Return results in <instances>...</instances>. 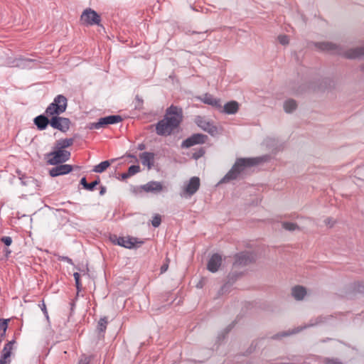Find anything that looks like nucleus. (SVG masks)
Here are the masks:
<instances>
[{
    "mask_svg": "<svg viewBox=\"0 0 364 364\" xmlns=\"http://www.w3.org/2000/svg\"><path fill=\"white\" fill-rule=\"evenodd\" d=\"M70 310L72 311L75 307V302L74 301L70 302Z\"/></svg>",
    "mask_w": 364,
    "mask_h": 364,
    "instance_id": "0e129e2a",
    "label": "nucleus"
},
{
    "mask_svg": "<svg viewBox=\"0 0 364 364\" xmlns=\"http://www.w3.org/2000/svg\"><path fill=\"white\" fill-rule=\"evenodd\" d=\"M0 240L7 247L10 246L12 243V238L9 236H4Z\"/></svg>",
    "mask_w": 364,
    "mask_h": 364,
    "instance_id": "a18cd8bd",
    "label": "nucleus"
},
{
    "mask_svg": "<svg viewBox=\"0 0 364 364\" xmlns=\"http://www.w3.org/2000/svg\"><path fill=\"white\" fill-rule=\"evenodd\" d=\"M131 192L134 195L141 194L144 191L143 185L141 186H131Z\"/></svg>",
    "mask_w": 364,
    "mask_h": 364,
    "instance_id": "ea45409f",
    "label": "nucleus"
},
{
    "mask_svg": "<svg viewBox=\"0 0 364 364\" xmlns=\"http://www.w3.org/2000/svg\"><path fill=\"white\" fill-rule=\"evenodd\" d=\"M326 364H341V363H340L337 360H333V359H328L326 361Z\"/></svg>",
    "mask_w": 364,
    "mask_h": 364,
    "instance_id": "5fc2aeb1",
    "label": "nucleus"
},
{
    "mask_svg": "<svg viewBox=\"0 0 364 364\" xmlns=\"http://www.w3.org/2000/svg\"><path fill=\"white\" fill-rule=\"evenodd\" d=\"M140 171V166L139 165H132L129 167L127 173L132 176Z\"/></svg>",
    "mask_w": 364,
    "mask_h": 364,
    "instance_id": "e433bc0d",
    "label": "nucleus"
},
{
    "mask_svg": "<svg viewBox=\"0 0 364 364\" xmlns=\"http://www.w3.org/2000/svg\"><path fill=\"white\" fill-rule=\"evenodd\" d=\"M222 264V257L218 253L213 254L209 259L207 264V269L210 272H216Z\"/></svg>",
    "mask_w": 364,
    "mask_h": 364,
    "instance_id": "f3484780",
    "label": "nucleus"
},
{
    "mask_svg": "<svg viewBox=\"0 0 364 364\" xmlns=\"http://www.w3.org/2000/svg\"><path fill=\"white\" fill-rule=\"evenodd\" d=\"M239 109V103L235 100L230 101L222 105V109L220 110V112L225 113L227 114H235L237 112Z\"/></svg>",
    "mask_w": 364,
    "mask_h": 364,
    "instance_id": "4be33fe9",
    "label": "nucleus"
},
{
    "mask_svg": "<svg viewBox=\"0 0 364 364\" xmlns=\"http://www.w3.org/2000/svg\"><path fill=\"white\" fill-rule=\"evenodd\" d=\"M5 336L6 333H4V331L0 332V342H1L4 340Z\"/></svg>",
    "mask_w": 364,
    "mask_h": 364,
    "instance_id": "052dcab7",
    "label": "nucleus"
},
{
    "mask_svg": "<svg viewBox=\"0 0 364 364\" xmlns=\"http://www.w3.org/2000/svg\"><path fill=\"white\" fill-rule=\"evenodd\" d=\"M33 124L38 130H45L48 125H50V117L46 114L45 112L43 114L38 115L33 119Z\"/></svg>",
    "mask_w": 364,
    "mask_h": 364,
    "instance_id": "dca6fc26",
    "label": "nucleus"
},
{
    "mask_svg": "<svg viewBox=\"0 0 364 364\" xmlns=\"http://www.w3.org/2000/svg\"><path fill=\"white\" fill-rule=\"evenodd\" d=\"M16 343V341L15 339H13L10 341H9L7 343L5 344L4 347H7L8 349H9L10 350H12L13 349V346L14 344Z\"/></svg>",
    "mask_w": 364,
    "mask_h": 364,
    "instance_id": "09e8293b",
    "label": "nucleus"
},
{
    "mask_svg": "<svg viewBox=\"0 0 364 364\" xmlns=\"http://www.w3.org/2000/svg\"><path fill=\"white\" fill-rule=\"evenodd\" d=\"M155 154L153 152L145 151L139 154V158L144 166H146L149 169L151 168L154 163Z\"/></svg>",
    "mask_w": 364,
    "mask_h": 364,
    "instance_id": "5701e85b",
    "label": "nucleus"
},
{
    "mask_svg": "<svg viewBox=\"0 0 364 364\" xmlns=\"http://www.w3.org/2000/svg\"><path fill=\"white\" fill-rule=\"evenodd\" d=\"M241 276V272H230L227 277V282L223 285V287L219 290V294H223L224 292H226L229 287H231Z\"/></svg>",
    "mask_w": 364,
    "mask_h": 364,
    "instance_id": "6ab92c4d",
    "label": "nucleus"
},
{
    "mask_svg": "<svg viewBox=\"0 0 364 364\" xmlns=\"http://www.w3.org/2000/svg\"><path fill=\"white\" fill-rule=\"evenodd\" d=\"M231 329V326H229L228 327H227L225 329V332L222 333V337L223 338L225 337V333H228Z\"/></svg>",
    "mask_w": 364,
    "mask_h": 364,
    "instance_id": "13d9d810",
    "label": "nucleus"
},
{
    "mask_svg": "<svg viewBox=\"0 0 364 364\" xmlns=\"http://www.w3.org/2000/svg\"><path fill=\"white\" fill-rule=\"evenodd\" d=\"M306 294V289L301 286H296L292 288L291 294L295 299L302 300Z\"/></svg>",
    "mask_w": 364,
    "mask_h": 364,
    "instance_id": "cd10ccee",
    "label": "nucleus"
},
{
    "mask_svg": "<svg viewBox=\"0 0 364 364\" xmlns=\"http://www.w3.org/2000/svg\"><path fill=\"white\" fill-rule=\"evenodd\" d=\"M313 44L319 50L331 52L347 59H356L364 56V46L343 50L339 45L332 42H314Z\"/></svg>",
    "mask_w": 364,
    "mask_h": 364,
    "instance_id": "7ed1b4c3",
    "label": "nucleus"
},
{
    "mask_svg": "<svg viewBox=\"0 0 364 364\" xmlns=\"http://www.w3.org/2000/svg\"><path fill=\"white\" fill-rule=\"evenodd\" d=\"M353 292L364 294V282H357L352 285Z\"/></svg>",
    "mask_w": 364,
    "mask_h": 364,
    "instance_id": "72a5a7b5",
    "label": "nucleus"
},
{
    "mask_svg": "<svg viewBox=\"0 0 364 364\" xmlns=\"http://www.w3.org/2000/svg\"><path fill=\"white\" fill-rule=\"evenodd\" d=\"M50 127L63 133H66L70 127L71 121L69 118L60 117V115L50 116Z\"/></svg>",
    "mask_w": 364,
    "mask_h": 364,
    "instance_id": "6e6552de",
    "label": "nucleus"
},
{
    "mask_svg": "<svg viewBox=\"0 0 364 364\" xmlns=\"http://www.w3.org/2000/svg\"><path fill=\"white\" fill-rule=\"evenodd\" d=\"M39 307L41 308V309L43 312V314L45 315L46 318L48 319V311H47L46 306V304L44 303V301H42V304H39Z\"/></svg>",
    "mask_w": 364,
    "mask_h": 364,
    "instance_id": "49530a36",
    "label": "nucleus"
},
{
    "mask_svg": "<svg viewBox=\"0 0 364 364\" xmlns=\"http://www.w3.org/2000/svg\"><path fill=\"white\" fill-rule=\"evenodd\" d=\"M16 173L19 176V179L21 180V183L24 186H34L39 187L40 183L39 181L31 176H26L25 174H22L21 171L18 170Z\"/></svg>",
    "mask_w": 364,
    "mask_h": 364,
    "instance_id": "412c9836",
    "label": "nucleus"
},
{
    "mask_svg": "<svg viewBox=\"0 0 364 364\" xmlns=\"http://www.w3.org/2000/svg\"><path fill=\"white\" fill-rule=\"evenodd\" d=\"M161 215L159 214H156L151 220L152 226L154 228H158L161 225Z\"/></svg>",
    "mask_w": 364,
    "mask_h": 364,
    "instance_id": "58836bf2",
    "label": "nucleus"
},
{
    "mask_svg": "<svg viewBox=\"0 0 364 364\" xmlns=\"http://www.w3.org/2000/svg\"><path fill=\"white\" fill-rule=\"evenodd\" d=\"M255 255L252 252L244 251L235 255L234 267H245L255 262Z\"/></svg>",
    "mask_w": 364,
    "mask_h": 364,
    "instance_id": "9d476101",
    "label": "nucleus"
},
{
    "mask_svg": "<svg viewBox=\"0 0 364 364\" xmlns=\"http://www.w3.org/2000/svg\"><path fill=\"white\" fill-rule=\"evenodd\" d=\"M168 263H165V264H164L161 267V268H160L161 274H163V273H164L165 272H166V271H167V269H168Z\"/></svg>",
    "mask_w": 364,
    "mask_h": 364,
    "instance_id": "3c124183",
    "label": "nucleus"
},
{
    "mask_svg": "<svg viewBox=\"0 0 364 364\" xmlns=\"http://www.w3.org/2000/svg\"><path fill=\"white\" fill-rule=\"evenodd\" d=\"M278 41L282 45H287L289 44V37L287 35H279L278 36Z\"/></svg>",
    "mask_w": 364,
    "mask_h": 364,
    "instance_id": "37998d69",
    "label": "nucleus"
},
{
    "mask_svg": "<svg viewBox=\"0 0 364 364\" xmlns=\"http://www.w3.org/2000/svg\"><path fill=\"white\" fill-rule=\"evenodd\" d=\"M297 107L296 100L289 99L284 102V109L287 113H291L294 111Z\"/></svg>",
    "mask_w": 364,
    "mask_h": 364,
    "instance_id": "c756f323",
    "label": "nucleus"
},
{
    "mask_svg": "<svg viewBox=\"0 0 364 364\" xmlns=\"http://www.w3.org/2000/svg\"><path fill=\"white\" fill-rule=\"evenodd\" d=\"M145 149H146V145L144 144L141 143V144H138V146H137L138 150L142 151V150H144Z\"/></svg>",
    "mask_w": 364,
    "mask_h": 364,
    "instance_id": "4d7b16f0",
    "label": "nucleus"
},
{
    "mask_svg": "<svg viewBox=\"0 0 364 364\" xmlns=\"http://www.w3.org/2000/svg\"><path fill=\"white\" fill-rule=\"evenodd\" d=\"M107 323L108 321L106 316H104L99 320L97 326V331L100 334L105 332Z\"/></svg>",
    "mask_w": 364,
    "mask_h": 364,
    "instance_id": "2f4dec72",
    "label": "nucleus"
},
{
    "mask_svg": "<svg viewBox=\"0 0 364 364\" xmlns=\"http://www.w3.org/2000/svg\"><path fill=\"white\" fill-rule=\"evenodd\" d=\"M60 261L66 262L68 264H73V260L67 256H61L59 257Z\"/></svg>",
    "mask_w": 364,
    "mask_h": 364,
    "instance_id": "de8ad7c7",
    "label": "nucleus"
},
{
    "mask_svg": "<svg viewBox=\"0 0 364 364\" xmlns=\"http://www.w3.org/2000/svg\"><path fill=\"white\" fill-rule=\"evenodd\" d=\"M200 178L197 176H193L190 178L188 184L185 186L181 196L187 198L195 194L200 187Z\"/></svg>",
    "mask_w": 364,
    "mask_h": 364,
    "instance_id": "ddd939ff",
    "label": "nucleus"
},
{
    "mask_svg": "<svg viewBox=\"0 0 364 364\" xmlns=\"http://www.w3.org/2000/svg\"><path fill=\"white\" fill-rule=\"evenodd\" d=\"M207 32H208V31H203V32L192 31V32H191V33H192V34H194V33H199V34H203V35H204V33H207Z\"/></svg>",
    "mask_w": 364,
    "mask_h": 364,
    "instance_id": "e2e57ef3",
    "label": "nucleus"
},
{
    "mask_svg": "<svg viewBox=\"0 0 364 364\" xmlns=\"http://www.w3.org/2000/svg\"><path fill=\"white\" fill-rule=\"evenodd\" d=\"M201 101L208 105H211L218 110L222 109V103L220 99L214 97L209 93H205L201 98Z\"/></svg>",
    "mask_w": 364,
    "mask_h": 364,
    "instance_id": "aec40b11",
    "label": "nucleus"
},
{
    "mask_svg": "<svg viewBox=\"0 0 364 364\" xmlns=\"http://www.w3.org/2000/svg\"><path fill=\"white\" fill-rule=\"evenodd\" d=\"M34 60L31 58H16L13 61V67H18L22 69L27 68L30 67V64L33 63Z\"/></svg>",
    "mask_w": 364,
    "mask_h": 364,
    "instance_id": "393cba45",
    "label": "nucleus"
},
{
    "mask_svg": "<svg viewBox=\"0 0 364 364\" xmlns=\"http://www.w3.org/2000/svg\"><path fill=\"white\" fill-rule=\"evenodd\" d=\"M263 161V157L236 159L231 168L220 180L218 185L245 179L250 175V168L259 164Z\"/></svg>",
    "mask_w": 364,
    "mask_h": 364,
    "instance_id": "f257e3e1",
    "label": "nucleus"
},
{
    "mask_svg": "<svg viewBox=\"0 0 364 364\" xmlns=\"http://www.w3.org/2000/svg\"><path fill=\"white\" fill-rule=\"evenodd\" d=\"M205 154V149L204 147H200L198 149H197L194 153H193L192 158L195 160H198L202 156H203Z\"/></svg>",
    "mask_w": 364,
    "mask_h": 364,
    "instance_id": "c9c22d12",
    "label": "nucleus"
},
{
    "mask_svg": "<svg viewBox=\"0 0 364 364\" xmlns=\"http://www.w3.org/2000/svg\"><path fill=\"white\" fill-rule=\"evenodd\" d=\"M54 166L55 167L49 170V175L53 178L68 174L75 168L73 165L70 164H60Z\"/></svg>",
    "mask_w": 364,
    "mask_h": 364,
    "instance_id": "4468645a",
    "label": "nucleus"
},
{
    "mask_svg": "<svg viewBox=\"0 0 364 364\" xmlns=\"http://www.w3.org/2000/svg\"><path fill=\"white\" fill-rule=\"evenodd\" d=\"M144 191L146 193H151L158 194L164 191V186L161 182L151 181L143 185Z\"/></svg>",
    "mask_w": 364,
    "mask_h": 364,
    "instance_id": "a211bd4d",
    "label": "nucleus"
},
{
    "mask_svg": "<svg viewBox=\"0 0 364 364\" xmlns=\"http://www.w3.org/2000/svg\"><path fill=\"white\" fill-rule=\"evenodd\" d=\"M282 226L284 229L290 232L294 231L296 230H300V228L296 223L291 222H283L282 223Z\"/></svg>",
    "mask_w": 364,
    "mask_h": 364,
    "instance_id": "473e14b6",
    "label": "nucleus"
},
{
    "mask_svg": "<svg viewBox=\"0 0 364 364\" xmlns=\"http://www.w3.org/2000/svg\"><path fill=\"white\" fill-rule=\"evenodd\" d=\"M360 70L364 73V63L360 66Z\"/></svg>",
    "mask_w": 364,
    "mask_h": 364,
    "instance_id": "69168bd1",
    "label": "nucleus"
},
{
    "mask_svg": "<svg viewBox=\"0 0 364 364\" xmlns=\"http://www.w3.org/2000/svg\"><path fill=\"white\" fill-rule=\"evenodd\" d=\"M80 20L82 24L87 26L93 25L100 26L101 17L95 10L87 8L83 11L80 16Z\"/></svg>",
    "mask_w": 364,
    "mask_h": 364,
    "instance_id": "1a4fd4ad",
    "label": "nucleus"
},
{
    "mask_svg": "<svg viewBox=\"0 0 364 364\" xmlns=\"http://www.w3.org/2000/svg\"><path fill=\"white\" fill-rule=\"evenodd\" d=\"M324 223L327 225H330V227H332L333 225V222L332 221V219L331 218H327L326 219H325Z\"/></svg>",
    "mask_w": 364,
    "mask_h": 364,
    "instance_id": "864d4df0",
    "label": "nucleus"
},
{
    "mask_svg": "<svg viewBox=\"0 0 364 364\" xmlns=\"http://www.w3.org/2000/svg\"><path fill=\"white\" fill-rule=\"evenodd\" d=\"M76 136L77 134L73 138L60 139L55 142L54 146L61 149H65L73 144Z\"/></svg>",
    "mask_w": 364,
    "mask_h": 364,
    "instance_id": "a878e982",
    "label": "nucleus"
},
{
    "mask_svg": "<svg viewBox=\"0 0 364 364\" xmlns=\"http://www.w3.org/2000/svg\"><path fill=\"white\" fill-rule=\"evenodd\" d=\"M73 167L75 168L73 170H80V167L78 166H73Z\"/></svg>",
    "mask_w": 364,
    "mask_h": 364,
    "instance_id": "338daca9",
    "label": "nucleus"
},
{
    "mask_svg": "<svg viewBox=\"0 0 364 364\" xmlns=\"http://www.w3.org/2000/svg\"><path fill=\"white\" fill-rule=\"evenodd\" d=\"M201 287L200 284H197V287Z\"/></svg>",
    "mask_w": 364,
    "mask_h": 364,
    "instance_id": "774afa93",
    "label": "nucleus"
},
{
    "mask_svg": "<svg viewBox=\"0 0 364 364\" xmlns=\"http://www.w3.org/2000/svg\"><path fill=\"white\" fill-rule=\"evenodd\" d=\"M91 358V356H86L83 355L79 360L78 364H90Z\"/></svg>",
    "mask_w": 364,
    "mask_h": 364,
    "instance_id": "c03bdc74",
    "label": "nucleus"
},
{
    "mask_svg": "<svg viewBox=\"0 0 364 364\" xmlns=\"http://www.w3.org/2000/svg\"><path fill=\"white\" fill-rule=\"evenodd\" d=\"M4 252H5V256H6V257H8L9 256V255L11 253V250H9V249H8V248H6V249L4 250Z\"/></svg>",
    "mask_w": 364,
    "mask_h": 364,
    "instance_id": "bf43d9fd",
    "label": "nucleus"
},
{
    "mask_svg": "<svg viewBox=\"0 0 364 364\" xmlns=\"http://www.w3.org/2000/svg\"><path fill=\"white\" fill-rule=\"evenodd\" d=\"M9 319L0 318V332L4 331L6 332L8 328V323Z\"/></svg>",
    "mask_w": 364,
    "mask_h": 364,
    "instance_id": "a19ab883",
    "label": "nucleus"
},
{
    "mask_svg": "<svg viewBox=\"0 0 364 364\" xmlns=\"http://www.w3.org/2000/svg\"><path fill=\"white\" fill-rule=\"evenodd\" d=\"M11 355V350L7 348V347H4L1 350V355L0 358V364H8L10 363V357Z\"/></svg>",
    "mask_w": 364,
    "mask_h": 364,
    "instance_id": "7c9ffc66",
    "label": "nucleus"
},
{
    "mask_svg": "<svg viewBox=\"0 0 364 364\" xmlns=\"http://www.w3.org/2000/svg\"><path fill=\"white\" fill-rule=\"evenodd\" d=\"M100 183V178L99 176H97L95 181L91 183H87L86 190L88 191H93L96 186Z\"/></svg>",
    "mask_w": 364,
    "mask_h": 364,
    "instance_id": "f704fd0d",
    "label": "nucleus"
},
{
    "mask_svg": "<svg viewBox=\"0 0 364 364\" xmlns=\"http://www.w3.org/2000/svg\"><path fill=\"white\" fill-rule=\"evenodd\" d=\"M208 139V137L205 134L200 133L193 134L182 141L181 147L182 149H188L195 145L203 144L207 141Z\"/></svg>",
    "mask_w": 364,
    "mask_h": 364,
    "instance_id": "9b49d317",
    "label": "nucleus"
},
{
    "mask_svg": "<svg viewBox=\"0 0 364 364\" xmlns=\"http://www.w3.org/2000/svg\"><path fill=\"white\" fill-rule=\"evenodd\" d=\"M68 107V100L63 95H58L46 109L48 116L60 115L65 112Z\"/></svg>",
    "mask_w": 364,
    "mask_h": 364,
    "instance_id": "39448f33",
    "label": "nucleus"
},
{
    "mask_svg": "<svg viewBox=\"0 0 364 364\" xmlns=\"http://www.w3.org/2000/svg\"><path fill=\"white\" fill-rule=\"evenodd\" d=\"M73 277H74L75 282L76 289L77 290V292H79L80 291H81V287H82V284L80 282V274L78 272H75L73 274Z\"/></svg>",
    "mask_w": 364,
    "mask_h": 364,
    "instance_id": "4c0bfd02",
    "label": "nucleus"
},
{
    "mask_svg": "<svg viewBox=\"0 0 364 364\" xmlns=\"http://www.w3.org/2000/svg\"><path fill=\"white\" fill-rule=\"evenodd\" d=\"M127 157L129 158H132V159H135L136 161H137V159H136V156L134 154H127Z\"/></svg>",
    "mask_w": 364,
    "mask_h": 364,
    "instance_id": "680f3d73",
    "label": "nucleus"
},
{
    "mask_svg": "<svg viewBox=\"0 0 364 364\" xmlns=\"http://www.w3.org/2000/svg\"><path fill=\"white\" fill-rule=\"evenodd\" d=\"M135 100H136V103H135V109H142V106H143V100L141 97H140L138 95H136L135 97Z\"/></svg>",
    "mask_w": 364,
    "mask_h": 364,
    "instance_id": "79ce46f5",
    "label": "nucleus"
},
{
    "mask_svg": "<svg viewBox=\"0 0 364 364\" xmlns=\"http://www.w3.org/2000/svg\"><path fill=\"white\" fill-rule=\"evenodd\" d=\"M336 83L334 80L330 77H323L318 80L316 85L314 86L315 90L325 92L334 89Z\"/></svg>",
    "mask_w": 364,
    "mask_h": 364,
    "instance_id": "2eb2a0df",
    "label": "nucleus"
},
{
    "mask_svg": "<svg viewBox=\"0 0 364 364\" xmlns=\"http://www.w3.org/2000/svg\"><path fill=\"white\" fill-rule=\"evenodd\" d=\"M331 317V316H319L315 318H312L309 321V323H308L307 326L301 327L302 330L306 328V327H311L321 323H324Z\"/></svg>",
    "mask_w": 364,
    "mask_h": 364,
    "instance_id": "bb28decb",
    "label": "nucleus"
},
{
    "mask_svg": "<svg viewBox=\"0 0 364 364\" xmlns=\"http://www.w3.org/2000/svg\"><path fill=\"white\" fill-rule=\"evenodd\" d=\"M196 124L203 131L215 136L218 134V127L210 121H206L203 117L198 116L196 119Z\"/></svg>",
    "mask_w": 364,
    "mask_h": 364,
    "instance_id": "f8f14e48",
    "label": "nucleus"
},
{
    "mask_svg": "<svg viewBox=\"0 0 364 364\" xmlns=\"http://www.w3.org/2000/svg\"><path fill=\"white\" fill-rule=\"evenodd\" d=\"M302 330V328H295L292 330H288L285 331L279 332L277 333L274 334L273 336L269 337V339L271 340H281L284 337H287L289 336H291L293 334H296L301 331Z\"/></svg>",
    "mask_w": 364,
    "mask_h": 364,
    "instance_id": "b1692460",
    "label": "nucleus"
},
{
    "mask_svg": "<svg viewBox=\"0 0 364 364\" xmlns=\"http://www.w3.org/2000/svg\"><path fill=\"white\" fill-rule=\"evenodd\" d=\"M116 160L117 159H112L111 160L102 161L99 164L94 166L92 171L95 173H102L111 165L112 163Z\"/></svg>",
    "mask_w": 364,
    "mask_h": 364,
    "instance_id": "c85d7f7f",
    "label": "nucleus"
},
{
    "mask_svg": "<svg viewBox=\"0 0 364 364\" xmlns=\"http://www.w3.org/2000/svg\"><path fill=\"white\" fill-rule=\"evenodd\" d=\"M123 120L122 116L115 114V115H109L104 117H101L98 119L97 122L90 123L89 124L88 128L90 129H99L100 128H105L107 125L109 124H115Z\"/></svg>",
    "mask_w": 364,
    "mask_h": 364,
    "instance_id": "0eeeda50",
    "label": "nucleus"
},
{
    "mask_svg": "<svg viewBox=\"0 0 364 364\" xmlns=\"http://www.w3.org/2000/svg\"><path fill=\"white\" fill-rule=\"evenodd\" d=\"M80 185H81L82 186V188L86 190L87 185V181L86 177L84 176L80 179Z\"/></svg>",
    "mask_w": 364,
    "mask_h": 364,
    "instance_id": "8fccbe9b",
    "label": "nucleus"
},
{
    "mask_svg": "<svg viewBox=\"0 0 364 364\" xmlns=\"http://www.w3.org/2000/svg\"><path fill=\"white\" fill-rule=\"evenodd\" d=\"M106 191H107V188L105 186H100V196H104L105 194Z\"/></svg>",
    "mask_w": 364,
    "mask_h": 364,
    "instance_id": "603ef678",
    "label": "nucleus"
},
{
    "mask_svg": "<svg viewBox=\"0 0 364 364\" xmlns=\"http://www.w3.org/2000/svg\"><path fill=\"white\" fill-rule=\"evenodd\" d=\"M129 177H131V176L128 174V173H127V172H126V173H122L121 174V179H122V180H125V179H127V178H129Z\"/></svg>",
    "mask_w": 364,
    "mask_h": 364,
    "instance_id": "6e6d98bb",
    "label": "nucleus"
},
{
    "mask_svg": "<svg viewBox=\"0 0 364 364\" xmlns=\"http://www.w3.org/2000/svg\"><path fill=\"white\" fill-rule=\"evenodd\" d=\"M109 239L113 244L127 249H132L136 246L139 247L144 243L143 241H139L136 237H133L127 239L124 237H117L116 235H112Z\"/></svg>",
    "mask_w": 364,
    "mask_h": 364,
    "instance_id": "423d86ee",
    "label": "nucleus"
},
{
    "mask_svg": "<svg viewBox=\"0 0 364 364\" xmlns=\"http://www.w3.org/2000/svg\"><path fill=\"white\" fill-rule=\"evenodd\" d=\"M47 164L49 165H58L68 161L71 156L70 151L66 149H61L53 146V151L45 155Z\"/></svg>",
    "mask_w": 364,
    "mask_h": 364,
    "instance_id": "20e7f679",
    "label": "nucleus"
},
{
    "mask_svg": "<svg viewBox=\"0 0 364 364\" xmlns=\"http://www.w3.org/2000/svg\"><path fill=\"white\" fill-rule=\"evenodd\" d=\"M183 113L181 107L171 105L166 109L164 118L156 124V133L159 136H170L183 122Z\"/></svg>",
    "mask_w": 364,
    "mask_h": 364,
    "instance_id": "f03ea898",
    "label": "nucleus"
}]
</instances>
